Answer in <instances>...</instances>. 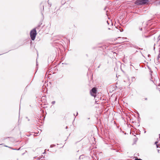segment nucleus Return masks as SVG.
<instances>
[{
	"label": "nucleus",
	"instance_id": "9",
	"mask_svg": "<svg viewBox=\"0 0 160 160\" xmlns=\"http://www.w3.org/2000/svg\"><path fill=\"white\" fill-rule=\"evenodd\" d=\"M136 160H142V159H138V158H137V159H135Z\"/></svg>",
	"mask_w": 160,
	"mask_h": 160
},
{
	"label": "nucleus",
	"instance_id": "8",
	"mask_svg": "<svg viewBox=\"0 0 160 160\" xmlns=\"http://www.w3.org/2000/svg\"><path fill=\"white\" fill-rule=\"evenodd\" d=\"M55 103V101H53L52 102V104H54Z\"/></svg>",
	"mask_w": 160,
	"mask_h": 160
},
{
	"label": "nucleus",
	"instance_id": "21",
	"mask_svg": "<svg viewBox=\"0 0 160 160\" xmlns=\"http://www.w3.org/2000/svg\"><path fill=\"white\" fill-rule=\"evenodd\" d=\"M158 151H159V150H158Z\"/></svg>",
	"mask_w": 160,
	"mask_h": 160
},
{
	"label": "nucleus",
	"instance_id": "15",
	"mask_svg": "<svg viewBox=\"0 0 160 160\" xmlns=\"http://www.w3.org/2000/svg\"><path fill=\"white\" fill-rule=\"evenodd\" d=\"M160 57L159 56H158V59H159V58Z\"/></svg>",
	"mask_w": 160,
	"mask_h": 160
},
{
	"label": "nucleus",
	"instance_id": "13",
	"mask_svg": "<svg viewBox=\"0 0 160 160\" xmlns=\"http://www.w3.org/2000/svg\"><path fill=\"white\" fill-rule=\"evenodd\" d=\"M139 29L141 30V31H142V28H139Z\"/></svg>",
	"mask_w": 160,
	"mask_h": 160
},
{
	"label": "nucleus",
	"instance_id": "1",
	"mask_svg": "<svg viewBox=\"0 0 160 160\" xmlns=\"http://www.w3.org/2000/svg\"><path fill=\"white\" fill-rule=\"evenodd\" d=\"M40 26V25L38 26L37 27L33 28L30 31V35L32 40H34L35 39L37 34L36 29L38 28V27H39Z\"/></svg>",
	"mask_w": 160,
	"mask_h": 160
},
{
	"label": "nucleus",
	"instance_id": "6",
	"mask_svg": "<svg viewBox=\"0 0 160 160\" xmlns=\"http://www.w3.org/2000/svg\"><path fill=\"white\" fill-rule=\"evenodd\" d=\"M142 37H144V38H148L150 37V36L149 35H142Z\"/></svg>",
	"mask_w": 160,
	"mask_h": 160
},
{
	"label": "nucleus",
	"instance_id": "11",
	"mask_svg": "<svg viewBox=\"0 0 160 160\" xmlns=\"http://www.w3.org/2000/svg\"><path fill=\"white\" fill-rule=\"evenodd\" d=\"M107 9V8L106 7L104 8V10H106V9Z\"/></svg>",
	"mask_w": 160,
	"mask_h": 160
},
{
	"label": "nucleus",
	"instance_id": "20",
	"mask_svg": "<svg viewBox=\"0 0 160 160\" xmlns=\"http://www.w3.org/2000/svg\"><path fill=\"white\" fill-rule=\"evenodd\" d=\"M67 127H67H67H66V128H67Z\"/></svg>",
	"mask_w": 160,
	"mask_h": 160
},
{
	"label": "nucleus",
	"instance_id": "7",
	"mask_svg": "<svg viewBox=\"0 0 160 160\" xmlns=\"http://www.w3.org/2000/svg\"><path fill=\"white\" fill-rule=\"evenodd\" d=\"M55 146H56V145H55V144L51 145H50V148H52V147H55Z\"/></svg>",
	"mask_w": 160,
	"mask_h": 160
},
{
	"label": "nucleus",
	"instance_id": "19",
	"mask_svg": "<svg viewBox=\"0 0 160 160\" xmlns=\"http://www.w3.org/2000/svg\"><path fill=\"white\" fill-rule=\"evenodd\" d=\"M78 112H77V115H78Z\"/></svg>",
	"mask_w": 160,
	"mask_h": 160
},
{
	"label": "nucleus",
	"instance_id": "14",
	"mask_svg": "<svg viewBox=\"0 0 160 160\" xmlns=\"http://www.w3.org/2000/svg\"><path fill=\"white\" fill-rule=\"evenodd\" d=\"M118 38H122V39H125L124 38H121L120 37H118Z\"/></svg>",
	"mask_w": 160,
	"mask_h": 160
},
{
	"label": "nucleus",
	"instance_id": "10",
	"mask_svg": "<svg viewBox=\"0 0 160 160\" xmlns=\"http://www.w3.org/2000/svg\"><path fill=\"white\" fill-rule=\"evenodd\" d=\"M108 10H106V14L107 16L108 15Z\"/></svg>",
	"mask_w": 160,
	"mask_h": 160
},
{
	"label": "nucleus",
	"instance_id": "4",
	"mask_svg": "<svg viewBox=\"0 0 160 160\" xmlns=\"http://www.w3.org/2000/svg\"><path fill=\"white\" fill-rule=\"evenodd\" d=\"M153 4L156 6L160 5V0H156L153 2Z\"/></svg>",
	"mask_w": 160,
	"mask_h": 160
},
{
	"label": "nucleus",
	"instance_id": "16",
	"mask_svg": "<svg viewBox=\"0 0 160 160\" xmlns=\"http://www.w3.org/2000/svg\"><path fill=\"white\" fill-rule=\"evenodd\" d=\"M145 100H147V98H145Z\"/></svg>",
	"mask_w": 160,
	"mask_h": 160
},
{
	"label": "nucleus",
	"instance_id": "5",
	"mask_svg": "<svg viewBox=\"0 0 160 160\" xmlns=\"http://www.w3.org/2000/svg\"><path fill=\"white\" fill-rule=\"evenodd\" d=\"M159 141H157L155 143V144L156 145L157 148H160V147H159L160 146V144L159 142Z\"/></svg>",
	"mask_w": 160,
	"mask_h": 160
},
{
	"label": "nucleus",
	"instance_id": "2",
	"mask_svg": "<svg viewBox=\"0 0 160 160\" xmlns=\"http://www.w3.org/2000/svg\"><path fill=\"white\" fill-rule=\"evenodd\" d=\"M149 2V0H137L135 3L137 5H144L148 4Z\"/></svg>",
	"mask_w": 160,
	"mask_h": 160
},
{
	"label": "nucleus",
	"instance_id": "17",
	"mask_svg": "<svg viewBox=\"0 0 160 160\" xmlns=\"http://www.w3.org/2000/svg\"><path fill=\"white\" fill-rule=\"evenodd\" d=\"M42 7H43V9H44V6H43Z\"/></svg>",
	"mask_w": 160,
	"mask_h": 160
},
{
	"label": "nucleus",
	"instance_id": "12",
	"mask_svg": "<svg viewBox=\"0 0 160 160\" xmlns=\"http://www.w3.org/2000/svg\"><path fill=\"white\" fill-rule=\"evenodd\" d=\"M120 31L121 32H122V31H123V30L122 29H121V30L120 29Z\"/></svg>",
	"mask_w": 160,
	"mask_h": 160
},
{
	"label": "nucleus",
	"instance_id": "18",
	"mask_svg": "<svg viewBox=\"0 0 160 160\" xmlns=\"http://www.w3.org/2000/svg\"><path fill=\"white\" fill-rule=\"evenodd\" d=\"M107 23H108V24H109V23H108V21H107Z\"/></svg>",
	"mask_w": 160,
	"mask_h": 160
},
{
	"label": "nucleus",
	"instance_id": "3",
	"mask_svg": "<svg viewBox=\"0 0 160 160\" xmlns=\"http://www.w3.org/2000/svg\"><path fill=\"white\" fill-rule=\"evenodd\" d=\"M97 90L96 88H93L90 91V92L91 96L95 97L96 95Z\"/></svg>",
	"mask_w": 160,
	"mask_h": 160
}]
</instances>
